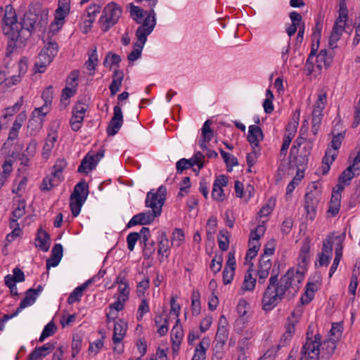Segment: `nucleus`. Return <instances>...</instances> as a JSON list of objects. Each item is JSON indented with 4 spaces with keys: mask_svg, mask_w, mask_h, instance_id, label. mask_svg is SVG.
Instances as JSON below:
<instances>
[{
    "mask_svg": "<svg viewBox=\"0 0 360 360\" xmlns=\"http://www.w3.org/2000/svg\"><path fill=\"white\" fill-rule=\"evenodd\" d=\"M304 280V274L300 271L291 269L278 281V275L271 276L269 278L262 298V307L265 311L273 309L288 293L295 295L300 288Z\"/></svg>",
    "mask_w": 360,
    "mask_h": 360,
    "instance_id": "nucleus-1",
    "label": "nucleus"
},
{
    "mask_svg": "<svg viewBox=\"0 0 360 360\" xmlns=\"http://www.w3.org/2000/svg\"><path fill=\"white\" fill-rule=\"evenodd\" d=\"M37 20V14L27 12L25 13L21 20L18 22L15 11L12 6H6L2 20V30L4 34L8 37L6 56H11L18 41L24 42L31 37Z\"/></svg>",
    "mask_w": 360,
    "mask_h": 360,
    "instance_id": "nucleus-2",
    "label": "nucleus"
},
{
    "mask_svg": "<svg viewBox=\"0 0 360 360\" xmlns=\"http://www.w3.org/2000/svg\"><path fill=\"white\" fill-rule=\"evenodd\" d=\"M146 206L152 208V210L141 212L134 215L128 222L127 226L130 228L131 226L140 224L146 225L153 221L158 214V191L155 193L152 189L147 193L146 199Z\"/></svg>",
    "mask_w": 360,
    "mask_h": 360,
    "instance_id": "nucleus-3",
    "label": "nucleus"
},
{
    "mask_svg": "<svg viewBox=\"0 0 360 360\" xmlns=\"http://www.w3.org/2000/svg\"><path fill=\"white\" fill-rule=\"evenodd\" d=\"M348 20V9L345 0H340L338 18L336 19L333 27L330 38L329 46L334 49L337 47V42L340 39L345 31Z\"/></svg>",
    "mask_w": 360,
    "mask_h": 360,
    "instance_id": "nucleus-4",
    "label": "nucleus"
},
{
    "mask_svg": "<svg viewBox=\"0 0 360 360\" xmlns=\"http://www.w3.org/2000/svg\"><path fill=\"white\" fill-rule=\"evenodd\" d=\"M156 24L155 13L153 9L147 13L143 23L139 26L136 32L137 41L134 44V50H138L141 53V51L147 40V36L150 34Z\"/></svg>",
    "mask_w": 360,
    "mask_h": 360,
    "instance_id": "nucleus-5",
    "label": "nucleus"
},
{
    "mask_svg": "<svg viewBox=\"0 0 360 360\" xmlns=\"http://www.w3.org/2000/svg\"><path fill=\"white\" fill-rule=\"evenodd\" d=\"M122 13V8L115 2L108 4L103 8L99 19L102 30L105 32L113 27L119 20Z\"/></svg>",
    "mask_w": 360,
    "mask_h": 360,
    "instance_id": "nucleus-6",
    "label": "nucleus"
},
{
    "mask_svg": "<svg viewBox=\"0 0 360 360\" xmlns=\"http://www.w3.org/2000/svg\"><path fill=\"white\" fill-rule=\"evenodd\" d=\"M89 194V186L82 179L75 186L74 191L70 195V208L74 217H77L80 211L82 205L84 203Z\"/></svg>",
    "mask_w": 360,
    "mask_h": 360,
    "instance_id": "nucleus-7",
    "label": "nucleus"
},
{
    "mask_svg": "<svg viewBox=\"0 0 360 360\" xmlns=\"http://www.w3.org/2000/svg\"><path fill=\"white\" fill-rule=\"evenodd\" d=\"M321 190L316 183H313L311 189L305 195L304 208L307 216L311 220L315 218L316 207L321 198Z\"/></svg>",
    "mask_w": 360,
    "mask_h": 360,
    "instance_id": "nucleus-8",
    "label": "nucleus"
},
{
    "mask_svg": "<svg viewBox=\"0 0 360 360\" xmlns=\"http://www.w3.org/2000/svg\"><path fill=\"white\" fill-rule=\"evenodd\" d=\"M333 237L332 236H328L323 241L321 252L318 255L319 259L316 264V266H327L328 265L333 255Z\"/></svg>",
    "mask_w": 360,
    "mask_h": 360,
    "instance_id": "nucleus-9",
    "label": "nucleus"
},
{
    "mask_svg": "<svg viewBox=\"0 0 360 360\" xmlns=\"http://www.w3.org/2000/svg\"><path fill=\"white\" fill-rule=\"evenodd\" d=\"M113 110V116L111 118L106 129L108 136L115 135L123 123V116L121 108L118 105H115Z\"/></svg>",
    "mask_w": 360,
    "mask_h": 360,
    "instance_id": "nucleus-10",
    "label": "nucleus"
},
{
    "mask_svg": "<svg viewBox=\"0 0 360 360\" xmlns=\"http://www.w3.org/2000/svg\"><path fill=\"white\" fill-rule=\"evenodd\" d=\"M86 108L84 103L78 102L72 110V116L70 120L71 128L73 131H77L83 122Z\"/></svg>",
    "mask_w": 360,
    "mask_h": 360,
    "instance_id": "nucleus-11",
    "label": "nucleus"
},
{
    "mask_svg": "<svg viewBox=\"0 0 360 360\" xmlns=\"http://www.w3.org/2000/svg\"><path fill=\"white\" fill-rule=\"evenodd\" d=\"M228 185V179L224 175H219L214 180L212 191V197L214 200L221 202L225 199L223 187Z\"/></svg>",
    "mask_w": 360,
    "mask_h": 360,
    "instance_id": "nucleus-12",
    "label": "nucleus"
},
{
    "mask_svg": "<svg viewBox=\"0 0 360 360\" xmlns=\"http://www.w3.org/2000/svg\"><path fill=\"white\" fill-rule=\"evenodd\" d=\"M70 8L58 6L55 11L54 21L51 24V29L53 32H58L65 23V18L70 13Z\"/></svg>",
    "mask_w": 360,
    "mask_h": 360,
    "instance_id": "nucleus-13",
    "label": "nucleus"
},
{
    "mask_svg": "<svg viewBox=\"0 0 360 360\" xmlns=\"http://www.w3.org/2000/svg\"><path fill=\"white\" fill-rule=\"evenodd\" d=\"M212 122L206 120L201 129V136L199 140V146L202 150H207V143L213 138L214 132L211 129Z\"/></svg>",
    "mask_w": 360,
    "mask_h": 360,
    "instance_id": "nucleus-14",
    "label": "nucleus"
},
{
    "mask_svg": "<svg viewBox=\"0 0 360 360\" xmlns=\"http://www.w3.org/2000/svg\"><path fill=\"white\" fill-rule=\"evenodd\" d=\"M50 236L41 227L37 230L35 238V247L43 252H47L50 247Z\"/></svg>",
    "mask_w": 360,
    "mask_h": 360,
    "instance_id": "nucleus-15",
    "label": "nucleus"
},
{
    "mask_svg": "<svg viewBox=\"0 0 360 360\" xmlns=\"http://www.w3.org/2000/svg\"><path fill=\"white\" fill-rule=\"evenodd\" d=\"M264 139L261 128L257 125H250L248 129V141L252 147L259 148V142Z\"/></svg>",
    "mask_w": 360,
    "mask_h": 360,
    "instance_id": "nucleus-16",
    "label": "nucleus"
},
{
    "mask_svg": "<svg viewBox=\"0 0 360 360\" xmlns=\"http://www.w3.org/2000/svg\"><path fill=\"white\" fill-rule=\"evenodd\" d=\"M271 268V262L269 258H266V256H262L257 271V275L259 277V283L263 284L265 279L267 278L269 270Z\"/></svg>",
    "mask_w": 360,
    "mask_h": 360,
    "instance_id": "nucleus-17",
    "label": "nucleus"
},
{
    "mask_svg": "<svg viewBox=\"0 0 360 360\" xmlns=\"http://www.w3.org/2000/svg\"><path fill=\"white\" fill-rule=\"evenodd\" d=\"M333 58V53H328L326 49L319 51L316 58V68L321 70L323 68H328L330 66Z\"/></svg>",
    "mask_w": 360,
    "mask_h": 360,
    "instance_id": "nucleus-18",
    "label": "nucleus"
},
{
    "mask_svg": "<svg viewBox=\"0 0 360 360\" xmlns=\"http://www.w3.org/2000/svg\"><path fill=\"white\" fill-rule=\"evenodd\" d=\"M210 347L209 338H203L195 347L191 360H206V352Z\"/></svg>",
    "mask_w": 360,
    "mask_h": 360,
    "instance_id": "nucleus-19",
    "label": "nucleus"
},
{
    "mask_svg": "<svg viewBox=\"0 0 360 360\" xmlns=\"http://www.w3.org/2000/svg\"><path fill=\"white\" fill-rule=\"evenodd\" d=\"M179 320L177 319L176 324L171 331V339L174 351H178L184 338V330L181 325H179Z\"/></svg>",
    "mask_w": 360,
    "mask_h": 360,
    "instance_id": "nucleus-20",
    "label": "nucleus"
},
{
    "mask_svg": "<svg viewBox=\"0 0 360 360\" xmlns=\"http://www.w3.org/2000/svg\"><path fill=\"white\" fill-rule=\"evenodd\" d=\"M127 328V324L122 320L119 319L118 321L115 322L112 335V341L114 344L117 345L121 342L126 334Z\"/></svg>",
    "mask_w": 360,
    "mask_h": 360,
    "instance_id": "nucleus-21",
    "label": "nucleus"
},
{
    "mask_svg": "<svg viewBox=\"0 0 360 360\" xmlns=\"http://www.w3.org/2000/svg\"><path fill=\"white\" fill-rule=\"evenodd\" d=\"M124 79V72L120 70H115L112 75V81L109 86L111 96H115L122 86Z\"/></svg>",
    "mask_w": 360,
    "mask_h": 360,
    "instance_id": "nucleus-22",
    "label": "nucleus"
},
{
    "mask_svg": "<svg viewBox=\"0 0 360 360\" xmlns=\"http://www.w3.org/2000/svg\"><path fill=\"white\" fill-rule=\"evenodd\" d=\"M96 166L94 156H90L88 153L82 160L78 168V172L87 174L89 171L94 169Z\"/></svg>",
    "mask_w": 360,
    "mask_h": 360,
    "instance_id": "nucleus-23",
    "label": "nucleus"
},
{
    "mask_svg": "<svg viewBox=\"0 0 360 360\" xmlns=\"http://www.w3.org/2000/svg\"><path fill=\"white\" fill-rule=\"evenodd\" d=\"M256 278L253 276L251 267L247 271L240 290L243 291H252L256 285Z\"/></svg>",
    "mask_w": 360,
    "mask_h": 360,
    "instance_id": "nucleus-24",
    "label": "nucleus"
},
{
    "mask_svg": "<svg viewBox=\"0 0 360 360\" xmlns=\"http://www.w3.org/2000/svg\"><path fill=\"white\" fill-rule=\"evenodd\" d=\"M43 119L32 115L27 124V131L30 136H34L42 128Z\"/></svg>",
    "mask_w": 360,
    "mask_h": 360,
    "instance_id": "nucleus-25",
    "label": "nucleus"
},
{
    "mask_svg": "<svg viewBox=\"0 0 360 360\" xmlns=\"http://www.w3.org/2000/svg\"><path fill=\"white\" fill-rule=\"evenodd\" d=\"M46 54L42 50L40 51L38 56L39 61L34 64L36 72H44L47 65L52 61L51 58L48 57Z\"/></svg>",
    "mask_w": 360,
    "mask_h": 360,
    "instance_id": "nucleus-26",
    "label": "nucleus"
},
{
    "mask_svg": "<svg viewBox=\"0 0 360 360\" xmlns=\"http://www.w3.org/2000/svg\"><path fill=\"white\" fill-rule=\"evenodd\" d=\"M147 13L143 8L139 6L130 4V16L138 24L143 23V17Z\"/></svg>",
    "mask_w": 360,
    "mask_h": 360,
    "instance_id": "nucleus-27",
    "label": "nucleus"
},
{
    "mask_svg": "<svg viewBox=\"0 0 360 360\" xmlns=\"http://www.w3.org/2000/svg\"><path fill=\"white\" fill-rule=\"evenodd\" d=\"M327 102V94L326 91L321 90L319 92L318 99L314 108L312 113L322 114V111L326 107Z\"/></svg>",
    "mask_w": 360,
    "mask_h": 360,
    "instance_id": "nucleus-28",
    "label": "nucleus"
},
{
    "mask_svg": "<svg viewBox=\"0 0 360 360\" xmlns=\"http://www.w3.org/2000/svg\"><path fill=\"white\" fill-rule=\"evenodd\" d=\"M340 200L341 195H339L338 193H333L328 209V212L333 216H335L339 212Z\"/></svg>",
    "mask_w": 360,
    "mask_h": 360,
    "instance_id": "nucleus-29",
    "label": "nucleus"
},
{
    "mask_svg": "<svg viewBox=\"0 0 360 360\" xmlns=\"http://www.w3.org/2000/svg\"><path fill=\"white\" fill-rule=\"evenodd\" d=\"M170 247V241L167 238L166 233L162 232L160 236V240H159V255L162 254V257H167Z\"/></svg>",
    "mask_w": 360,
    "mask_h": 360,
    "instance_id": "nucleus-30",
    "label": "nucleus"
},
{
    "mask_svg": "<svg viewBox=\"0 0 360 360\" xmlns=\"http://www.w3.org/2000/svg\"><path fill=\"white\" fill-rule=\"evenodd\" d=\"M67 166V162L63 159H59L56 160L55 165L53 167V171L51 172V175L58 179V181H60L62 180V173Z\"/></svg>",
    "mask_w": 360,
    "mask_h": 360,
    "instance_id": "nucleus-31",
    "label": "nucleus"
},
{
    "mask_svg": "<svg viewBox=\"0 0 360 360\" xmlns=\"http://www.w3.org/2000/svg\"><path fill=\"white\" fill-rule=\"evenodd\" d=\"M336 348V344L335 340H328L323 342L322 345V352L321 355L322 358H328L330 357L334 352Z\"/></svg>",
    "mask_w": 360,
    "mask_h": 360,
    "instance_id": "nucleus-32",
    "label": "nucleus"
},
{
    "mask_svg": "<svg viewBox=\"0 0 360 360\" xmlns=\"http://www.w3.org/2000/svg\"><path fill=\"white\" fill-rule=\"evenodd\" d=\"M22 104H23V97L21 96L20 98V99L17 101V103H15L13 106L6 108L4 110L3 117L4 119H7L8 117H12L13 115H14L15 113H17L20 110Z\"/></svg>",
    "mask_w": 360,
    "mask_h": 360,
    "instance_id": "nucleus-33",
    "label": "nucleus"
},
{
    "mask_svg": "<svg viewBox=\"0 0 360 360\" xmlns=\"http://www.w3.org/2000/svg\"><path fill=\"white\" fill-rule=\"evenodd\" d=\"M296 132V124L293 125L292 131L285 134L283 138V144L281 149V155L285 156L287 150L290 146V144L293 139Z\"/></svg>",
    "mask_w": 360,
    "mask_h": 360,
    "instance_id": "nucleus-34",
    "label": "nucleus"
},
{
    "mask_svg": "<svg viewBox=\"0 0 360 360\" xmlns=\"http://www.w3.org/2000/svg\"><path fill=\"white\" fill-rule=\"evenodd\" d=\"M266 228L264 225H258L250 232L249 243H259V239L264 234Z\"/></svg>",
    "mask_w": 360,
    "mask_h": 360,
    "instance_id": "nucleus-35",
    "label": "nucleus"
},
{
    "mask_svg": "<svg viewBox=\"0 0 360 360\" xmlns=\"http://www.w3.org/2000/svg\"><path fill=\"white\" fill-rule=\"evenodd\" d=\"M26 202L25 200H18L17 207L12 212L13 222H16L18 219L22 217L25 213Z\"/></svg>",
    "mask_w": 360,
    "mask_h": 360,
    "instance_id": "nucleus-36",
    "label": "nucleus"
},
{
    "mask_svg": "<svg viewBox=\"0 0 360 360\" xmlns=\"http://www.w3.org/2000/svg\"><path fill=\"white\" fill-rule=\"evenodd\" d=\"M57 330V327L56 324L51 321L44 327L40 337L39 339V342H42L45 338L53 335Z\"/></svg>",
    "mask_w": 360,
    "mask_h": 360,
    "instance_id": "nucleus-37",
    "label": "nucleus"
},
{
    "mask_svg": "<svg viewBox=\"0 0 360 360\" xmlns=\"http://www.w3.org/2000/svg\"><path fill=\"white\" fill-rule=\"evenodd\" d=\"M355 172L354 168L349 165L340 176L339 181L348 185L356 175Z\"/></svg>",
    "mask_w": 360,
    "mask_h": 360,
    "instance_id": "nucleus-38",
    "label": "nucleus"
},
{
    "mask_svg": "<svg viewBox=\"0 0 360 360\" xmlns=\"http://www.w3.org/2000/svg\"><path fill=\"white\" fill-rule=\"evenodd\" d=\"M191 307L192 313L193 315L197 316L200 314V292L194 290L191 295Z\"/></svg>",
    "mask_w": 360,
    "mask_h": 360,
    "instance_id": "nucleus-39",
    "label": "nucleus"
},
{
    "mask_svg": "<svg viewBox=\"0 0 360 360\" xmlns=\"http://www.w3.org/2000/svg\"><path fill=\"white\" fill-rule=\"evenodd\" d=\"M120 61L121 58L119 55L108 52L103 61V65L111 68L112 65H118Z\"/></svg>",
    "mask_w": 360,
    "mask_h": 360,
    "instance_id": "nucleus-40",
    "label": "nucleus"
},
{
    "mask_svg": "<svg viewBox=\"0 0 360 360\" xmlns=\"http://www.w3.org/2000/svg\"><path fill=\"white\" fill-rule=\"evenodd\" d=\"M51 60L57 55L58 47L56 42L49 41L47 45L41 49Z\"/></svg>",
    "mask_w": 360,
    "mask_h": 360,
    "instance_id": "nucleus-41",
    "label": "nucleus"
},
{
    "mask_svg": "<svg viewBox=\"0 0 360 360\" xmlns=\"http://www.w3.org/2000/svg\"><path fill=\"white\" fill-rule=\"evenodd\" d=\"M56 141V136H51L50 134L48 136V137L46 139L45 144L43 148V153L42 155L44 158H47L49 153L53 148L54 143Z\"/></svg>",
    "mask_w": 360,
    "mask_h": 360,
    "instance_id": "nucleus-42",
    "label": "nucleus"
},
{
    "mask_svg": "<svg viewBox=\"0 0 360 360\" xmlns=\"http://www.w3.org/2000/svg\"><path fill=\"white\" fill-rule=\"evenodd\" d=\"M98 63V56L96 47L92 50V53L89 56V59L85 65L89 70H94Z\"/></svg>",
    "mask_w": 360,
    "mask_h": 360,
    "instance_id": "nucleus-43",
    "label": "nucleus"
},
{
    "mask_svg": "<svg viewBox=\"0 0 360 360\" xmlns=\"http://www.w3.org/2000/svg\"><path fill=\"white\" fill-rule=\"evenodd\" d=\"M252 150L251 153H248L246 157L247 164L248 167H252L255 162H257V159L260 154V148H256L255 146L252 147Z\"/></svg>",
    "mask_w": 360,
    "mask_h": 360,
    "instance_id": "nucleus-44",
    "label": "nucleus"
},
{
    "mask_svg": "<svg viewBox=\"0 0 360 360\" xmlns=\"http://www.w3.org/2000/svg\"><path fill=\"white\" fill-rule=\"evenodd\" d=\"M217 225V221L216 217H212L208 219L206 225V232L207 238L209 239H210L212 237L213 234L215 233Z\"/></svg>",
    "mask_w": 360,
    "mask_h": 360,
    "instance_id": "nucleus-45",
    "label": "nucleus"
},
{
    "mask_svg": "<svg viewBox=\"0 0 360 360\" xmlns=\"http://www.w3.org/2000/svg\"><path fill=\"white\" fill-rule=\"evenodd\" d=\"M58 179L56 178H53L50 176H46L44 179L41 185V191H49L51 188L56 186L58 184Z\"/></svg>",
    "mask_w": 360,
    "mask_h": 360,
    "instance_id": "nucleus-46",
    "label": "nucleus"
},
{
    "mask_svg": "<svg viewBox=\"0 0 360 360\" xmlns=\"http://www.w3.org/2000/svg\"><path fill=\"white\" fill-rule=\"evenodd\" d=\"M228 334L229 333L226 328L224 326H219L218 327L215 338L217 342L224 345L227 340Z\"/></svg>",
    "mask_w": 360,
    "mask_h": 360,
    "instance_id": "nucleus-47",
    "label": "nucleus"
},
{
    "mask_svg": "<svg viewBox=\"0 0 360 360\" xmlns=\"http://www.w3.org/2000/svg\"><path fill=\"white\" fill-rule=\"evenodd\" d=\"M141 238V234L137 232L130 233L127 237L128 249L133 251L138 240Z\"/></svg>",
    "mask_w": 360,
    "mask_h": 360,
    "instance_id": "nucleus-48",
    "label": "nucleus"
},
{
    "mask_svg": "<svg viewBox=\"0 0 360 360\" xmlns=\"http://www.w3.org/2000/svg\"><path fill=\"white\" fill-rule=\"evenodd\" d=\"M82 345V338L79 335H75L73 336L72 342V356L75 358L79 352Z\"/></svg>",
    "mask_w": 360,
    "mask_h": 360,
    "instance_id": "nucleus-49",
    "label": "nucleus"
},
{
    "mask_svg": "<svg viewBox=\"0 0 360 360\" xmlns=\"http://www.w3.org/2000/svg\"><path fill=\"white\" fill-rule=\"evenodd\" d=\"M223 259L221 255H216L212 260L210 269L214 274L218 273L222 266Z\"/></svg>",
    "mask_w": 360,
    "mask_h": 360,
    "instance_id": "nucleus-50",
    "label": "nucleus"
},
{
    "mask_svg": "<svg viewBox=\"0 0 360 360\" xmlns=\"http://www.w3.org/2000/svg\"><path fill=\"white\" fill-rule=\"evenodd\" d=\"M33 291L34 288L28 289L25 292V296L24 299L21 301V302L23 303V304L26 305L27 307L33 304L37 300V296H35L32 292Z\"/></svg>",
    "mask_w": 360,
    "mask_h": 360,
    "instance_id": "nucleus-51",
    "label": "nucleus"
},
{
    "mask_svg": "<svg viewBox=\"0 0 360 360\" xmlns=\"http://www.w3.org/2000/svg\"><path fill=\"white\" fill-rule=\"evenodd\" d=\"M172 243L180 246L184 241V233L181 229H176L173 232Z\"/></svg>",
    "mask_w": 360,
    "mask_h": 360,
    "instance_id": "nucleus-52",
    "label": "nucleus"
},
{
    "mask_svg": "<svg viewBox=\"0 0 360 360\" xmlns=\"http://www.w3.org/2000/svg\"><path fill=\"white\" fill-rule=\"evenodd\" d=\"M295 322L290 321V318H288V322L285 326V333L283 335V339L285 341L291 338L295 330Z\"/></svg>",
    "mask_w": 360,
    "mask_h": 360,
    "instance_id": "nucleus-53",
    "label": "nucleus"
},
{
    "mask_svg": "<svg viewBox=\"0 0 360 360\" xmlns=\"http://www.w3.org/2000/svg\"><path fill=\"white\" fill-rule=\"evenodd\" d=\"M235 272V268H228L225 267V269L223 271V282L224 285L229 284L234 276Z\"/></svg>",
    "mask_w": 360,
    "mask_h": 360,
    "instance_id": "nucleus-54",
    "label": "nucleus"
},
{
    "mask_svg": "<svg viewBox=\"0 0 360 360\" xmlns=\"http://www.w3.org/2000/svg\"><path fill=\"white\" fill-rule=\"evenodd\" d=\"M333 237V240H335L338 241L336 248H335V259H338L341 260L342 256V242L344 240V236H338L336 237Z\"/></svg>",
    "mask_w": 360,
    "mask_h": 360,
    "instance_id": "nucleus-55",
    "label": "nucleus"
},
{
    "mask_svg": "<svg viewBox=\"0 0 360 360\" xmlns=\"http://www.w3.org/2000/svg\"><path fill=\"white\" fill-rule=\"evenodd\" d=\"M53 94V89L52 86H49L44 90L41 97L45 101V105H50L52 103Z\"/></svg>",
    "mask_w": 360,
    "mask_h": 360,
    "instance_id": "nucleus-56",
    "label": "nucleus"
},
{
    "mask_svg": "<svg viewBox=\"0 0 360 360\" xmlns=\"http://www.w3.org/2000/svg\"><path fill=\"white\" fill-rule=\"evenodd\" d=\"M274 202L269 200L264 206L262 207L258 213L260 218L269 216L273 211Z\"/></svg>",
    "mask_w": 360,
    "mask_h": 360,
    "instance_id": "nucleus-57",
    "label": "nucleus"
},
{
    "mask_svg": "<svg viewBox=\"0 0 360 360\" xmlns=\"http://www.w3.org/2000/svg\"><path fill=\"white\" fill-rule=\"evenodd\" d=\"M220 153L224 160V162L231 166H236L238 165L237 159L231 154L225 152L224 150H219Z\"/></svg>",
    "mask_w": 360,
    "mask_h": 360,
    "instance_id": "nucleus-58",
    "label": "nucleus"
},
{
    "mask_svg": "<svg viewBox=\"0 0 360 360\" xmlns=\"http://www.w3.org/2000/svg\"><path fill=\"white\" fill-rule=\"evenodd\" d=\"M338 154V150L330 148V146L328 147L325 156L323 159H324V161H329L333 163V162L335 160L336 157Z\"/></svg>",
    "mask_w": 360,
    "mask_h": 360,
    "instance_id": "nucleus-59",
    "label": "nucleus"
},
{
    "mask_svg": "<svg viewBox=\"0 0 360 360\" xmlns=\"http://www.w3.org/2000/svg\"><path fill=\"white\" fill-rule=\"evenodd\" d=\"M357 274L358 271L356 269L353 270L352 276L351 278V281L349 286V291L351 292L352 295H355L356 290L357 288L358 282H357Z\"/></svg>",
    "mask_w": 360,
    "mask_h": 360,
    "instance_id": "nucleus-60",
    "label": "nucleus"
},
{
    "mask_svg": "<svg viewBox=\"0 0 360 360\" xmlns=\"http://www.w3.org/2000/svg\"><path fill=\"white\" fill-rule=\"evenodd\" d=\"M145 247L143 249V257L145 259H149L152 255L155 252V243H148L146 242Z\"/></svg>",
    "mask_w": 360,
    "mask_h": 360,
    "instance_id": "nucleus-61",
    "label": "nucleus"
},
{
    "mask_svg": "<svg viewBox=\"0 0 360 360\" xmlns=\"http://www.w3.org/2000/svg\"><path fill=\"white\" fill-rule=\"evenodd\" d=\"M237 312L240 318L244 317L248 312V303L245 300H240L236 307Z\"/></svg>",
    "mask_w": 360,
    "mask_h": 360,
    "instance_id": "nucleus-62",
    "label": "nucleus"
},
{
    "mask_svg": "<svg viewBox=\"0 0 360 360\" xmlns=\"http://www.w3.org/2000/svg\"><path fill=\"white\" fill-rule=\"evenodd\" d=\"M344 139V136L342 134L339 133L335 136H333L332 141L330 142V145L329 146L330 148L338 150L341 146L342 141Z\"/></svg>",
    "mask_w": 360,
    "mask_h": 360,
    "instance_id": "nucleus-63",
    "label": "nucleus"
},
{
    "mask_svg": "<svg viewBox=\"0 0 360 360\" xmlns=\"http://www.w3.org/2000/svg\"><path fill=\"white\" fill-rule=\"evenodd\" d=\"M190 162L186 158L180 159L176 164L177 172L181 173L184 169L191 167Z\"/></svg>",
    "mask_w": 360,
    "mask_h": 360,
    "instance_id": "nucleus-64",
    "label": "nucleus"
}]
</instances>
